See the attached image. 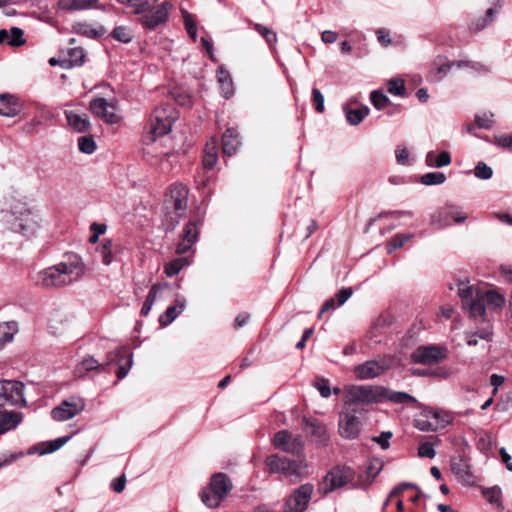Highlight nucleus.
Here are the masks:
<instances>
[{
	"mask_svg": "<svg viewBox=\"0 0 512 512\" xmlns=\"http://www.w3.org/2000/svg\"><path fill=\"white\" fill-rule=\"evenodd\" d=\"M84 274V265L77 255L47 267L36 274L35 282L44 288H59L78 281Z\"/></svg>",
	"mask_w": 512,
	"mask_h": 512,
	"instance_id": "1",
	"label": "nucleus"
},
{
	"mask_svg": "<svg viewBox=\"0 0 512 512\" xmlns=\"http://www.w3.org/2000/svg\"><path fill=\"white\" fill-rule=\"evenodd\" d=\"M39 213L26 203L16 202L0 212V224L14 233L25 237L34 235L41 227Z\"/></svg>",
	"mask_w": 512,
	"mask_h": 512,
	"instance_id": "2",
	"label": "nucleus"
},
{
	"mask_svg": "<svg viewBox=\"0 0 512 512\" xmlns=\"http://www.w3.org/2000/svg\"><path fill=\"white\" fill-rule=\"evenodd\" d=\"M106 359V363L100 364L95 358L90 356L86 357L78 365L77 373L82 375L89 371L104 372L106 371L107 365L115 362L118 365V370L116 372L117 378L123 379L128 375L133 365L132 353L125 347L110 352Z\"/></svg>",
	"mask_w": 512,
	"mask_h": 512,
	"instance_id": "3",
	"label": "nucleus"
},
{
	"mask_svg": "<svg viewBox=\"0 0 512 512\" xmlns=\"http://www.w3.org/2000/svg\"><path fill=\"white\" fill-rule=\"evenodd\" d=\"M189 190L183 184H173L170 186L165 195L164 212L166 221L168 222V229H173L179 222V219L185 215L187 210Z\"/></svg>",
	"mask_w": 512,
	"mask_h": 512,
	"instance_id": "4",
	"label": "nucleus"
},
{
	"mask_svg": "<svg viewBox=\"0 0 512 512\" xmlns=\"http://www.w3.org/2000/svg\"><path fill=\"white\" fill-rule=\"evenodd\" d=\"M357 481V473L355 470L346 465H337L333 467L324 477L319 492L327 495L336 489H340L350 484L352 489Z\"/></svg>",
	"mask_w": 512,
	"mask_h": 512,
	"instance_id": "5",
	"label": "nucleus"
},
{
	"mask_svg": "<svg viewBox=\"0 0 512 512\" xmlns=\"http://www.w3.org/2000/svg\"><path fill=\"white\" fill-rule=\"evenodd\" d=\"M232 483L225 473H216L211 477L209 486L201 492L202 502L209 508H216L232 490Z\"/></svg>",
	"mask_w": 512,
	"mask_h": 512,
	"instance_id": "6",
	"label": "nucleus"
},
{
	"mask_svg": "<svg viewBox=\"0 0 512 512\" xmlns=\"http://www.w3.org/2000/svg\"><path fill=\"white\" fill-rule=\"evenodd\" d=\"M385 388L373 385H351L345 389V405L373 404L383 401Z\"/></svg>",
	"mask_w": 512,
	"mask_h": 512,
	"instance_id": "7",
	"label": "nucleus"
},
{
	"mask_svg": "<svg viewBox=\"0 0 512 512\" xmlns=\"http://www.w3.org/2000/svg\"><path fill=\"white\" fill-rule=\"evenodd\" d=\"M457 286L458 295L470 315L474 318L483 317L485 315L483 291L478 287L470 285L469 281H459Z\"/></svg>",
	"mask_w": 512,
	"mask_h": 512,
	"instance_id": "8",
	"label": "nucleus"
},
{
	"mask_svg": "<svg viewBox=\"0 0 512 512\" xmlns=\"http://www.w3.org/2000/svg\"><path fill=\"white\" fill-rule=\"evenodd\" d=\"M120 4L133 8L135 14L141 15L140 22L147 29H155L160 24V5H155L157 0H116Z\"/></svg>",
	"mask_w": 512,
	"mask_h": 512,
	"instance_id": "9",
	"label": "nucleus"
},
{
	"mask_svg": "<svg viewBox=\"0 0 512 512\" xmlns=\"http://www.w3.org/2000/svg\"><path fill=\"white\" fill-rule=\"evenodd\" d=\"M23 389L24 384L20 381L5 380L0 382V410L5 406H26Z\"/></svg>",
	"mask_w": 512,
	"mask_h": 512,
	"instance_id": "10",
	"label": "nucleus"
},
{
	"mask_svg": "<svg viewBox=\"0 0 512 512\" xmlns=\"http://www.w3.org/2000/svg\"><path fill=\"white\" fill-rule=\"evenodd\" d=\"M448 357V349L439 345H422L417 347L411 354L414 363L423 365L438 364Z\"/></svg>",
	"mask_w": 512,
	"mask_h": 512,
	"instance_id": "11",
	"label": "nucleus"
},
{
	"mask_svg": "<svg viewBox=\"0 0 512 512\" xmlns=\"http://www.w3.org/2000/svg\"><path fill=\"white\" fill-rule=\"evenodd\" d=\"M85 408V401L79 396H71L63 400L51 411V417L55 421H67L80 414Z\"/></svg>",
	"mask_w": 512,
	"mask_h": 512,
	"instance_id": "12",
	"label": "nucleus"
},
{
	"mask_svg": "<svg viewBox=\"0 0 512 512\" xmlns=\"http://www.w3.org/2000/svg\"><path fill=\"white\" fill-rule=\"evenodd\" d=\"M392 365V358L382 357L368 360L354 368L356 377L360 380L373 379L388 370Z\"/></svg>",
	"mask_w": 512,
	"mask_h": 512,
	"instance_id": "13",
	"label": "nucleus"
},
{
	"mask_svg": "<svg viewBox=\"0 0 512 512\" xmlns=\"http://www.w3.org/2000/svg\"><path fill=\"white\" fill-rule=\"evenodd\" d=\"M313 491L312 484L306 483L301 485L286 500L284 512H304L308 507Z\"/></svg>",
	"mask_w": 512,
	"mask_h": 512,
	"instance_id": "14",
	"label": "nucleus"
},
{
	"mask_svg": "<svg viewBox=\"0 0 512 512\" xmlns=\"http://www.w3.org/2000/svg\"><path fill=\"white\" fill-rule=\"evenodd\" d=\"M273 445L284 452L300 454L304 443L301 436H294L287 430H281L274 435Z\"/></svg>",
	"mask_w": 512,
	"mask_h": 512,
	"instance_id": "15",
	"label": "nucleus"
},
{
	"mask_svg": "<svg viewBox=\"0 0 512 512\" xmlns=\"http://www.w3.org/2000/svg\"><path fill=\"white\" fill-rule=\"evenodd\" d=\"M90 111L107 124H117L121 117L115 113L116 104L108 102L105 98H96L90 102Z\"/></svg>",
	"mask_w": 512,
	"mask_h": 512,
	"instance_id": "16",
	"label": "nucleus"
},
{
	"mask_svg": "<svg viewBox=\"0 0 512 512\" xmlns=\"http://www.w3.org/2000/svg\"><path fill=\"white\" fill-rule=\"evenodd\" d=\"M451 471L457 480L468 486L475 485L476 480L471 471L470 464L463 457H453L450 461Z\"/></svg>",
	"mask_w": 512,
	"mask_h": 512,
	"instance_id": "17",
	"label": "nucleus"
},
{
	"mask_svg": "<svg viewBox=\"0 0 512 512\" xmlns=\"http://www.w3.org/2000/svg\"><path fill=\"white\" fill-rule=\"evenodd\" d=\"M383 466V461L378 458L369 460L365 471L357 474V481L354 483V487L366 490L381 472Z\"/></svg>",
	"mask_w": 512,
	"mask_h": 512,
	"instance_id": "18",
	"label": "nucleus"
},
{
	"mask_svg": "<svg viewBox=\"0 0 512 512\" xmlns=\"http://www.w3.org/2000/svg\"><path fill=\"white\" fill-rule=\"evenodd\" d=\"M339 433L346 439L357 438L360 433L359 418L350 413H342L339 419Z\"/></svg>",
	"mask_w": 512,
	"mask_h": 512,
	"instance_id": "19",
	"label": "nucleus"
},
{
	"mask_svg": "<svg viewBox=\"0 0 512 512\" xmlns=\"http://www.w3.org/2000/svg\"><path fill=\"white\" fill-rule=\"evenodd\" d=\"M199 235V228L195 222H189L183 230L182 239L177 244L176 252L178 254H184L188 252L194 243L196 242Z\"/></svg>",
	"mask_w": 512,
	"mask_h": 512,
	"instance_id": "20",
	"label": "nucleus"
},
{
	"mask_svg": "<svg viewBox=\"0 0 512 512\" xmlns=\"http://www.w3.org/2000/svg\"><path fill=\"white\" fill-rule=\"evenodd\" d=\"M449 423V419H443L442 422L432 421L428 413L421 414L415 419V428L423 432H435L444 428Z\"/></svg>",
	"mask_w": 512,
	"mask_h": 512,
	"instance_id": "21",
	"label": "nucleus"
},
{
	"mask_svg": "<svg viewBox=\"0 0 512 512\" xmlns=\"http://www.w3.org/2000/svg\"><path fill=\"white\" fill-rule=\"evenodd\" d=\"M240 145L239 134L233 128H228L222 136L223 153L232 156L237 152Z\"/></svg>",
	"mask_w": 512,
	"mask_h": 512,
	"instance_id": "22",
	"label": "nucleus"
},
{
	"mask_svg": "<svg viewBox=\"0 0 512 512\" xmlns=\"http://www.w3.org/2000/svg\"><path fill=\"white\" fill-rule=\"evenodd\" d=\"M160 137L141 136V151L146 160L156 159L159 154Z\"/></svg>",
	"mask_w": 512,
	"mask_h": 512,
	"instance_id": "23",
	"label": "nucleus"
},
{
	"mask_svg": "<svg viewBox=\"0 0 512 512\" xmlns=\"http://www.w3.org/2000/svg\"><path fill=\"white\" fill-rule=\"evenodd\" d=\"M20 112V105L12 95H0V115L5 117H14Z\"/></svg>",
	"mask_w": 512,
	"mask_h": 512,
	"instance_id": "24",
	"label": "nucleus"
},
{
	"mask_svg": "<svg viewBox=\"0 0 512 512\" xmlns=\"http://www.w3.org/2000/svg\"><path fill=\"white\" fill-rule=\"evenodd\" d=\"M22 420L18 412L0 410V434L14 429Z\"/></svg>",
	"mask_w": 512,
	"mask_h": 512,
	"instance_id": "25",
	"label": "nucleus"
},
{
	"mask_svg": "<svg viewBox=\"0 0 512 512\" xmlns=\"http://www.w3.org/2000/svg\"><path fill=\"white\" fill-rule=\"evenodd\" d=\"M99 0H59L58 7L62 10H87L96 8Z\"/></svg>",
	"mask_w": 512,
	"mask_h": 512,
	"instance_id": "26",
	"label": "nucleus"
},
{
	"mask_svg": "<svg viewBox=\"0 0 512 512\" xmlns=\"http://www.w3.org/2000/svg\"><path fill=\"white\" fill-rule=\"evenodd\" d=\"M218 161L217 154V140L215 138H211L210 141L207 142L204 154H203V166L207 170H211L214 168Z\"/></svg>",
	"mask_w": 512,
	"mask_h": 512,
	"instance_id": "27",
	"label": "nucleus"
},
{
	"mask_svg": "<svg viewBox=\"0 0 512 512\" xmlns=\"http://www.w3.org/2000/svg\"><path fill=\"white\" fill-rule=\"evenodd\" d=\"M65 117L69 126L76 132H86L90 128V121L87 117H82L73 111H65Z\"/></svg>",
	"mask_w": 512,
	"mask_h": 512,
	"instance_id": "28",
	"label": "nucleus"
},
{
	"mask_svg": "<svg viewBox=\"0 0 512 512\" xmlns=\"http://www.w3.org/2000/svg\"><path fill=\"white\" fill-rule=\"evenodd\" d=\"M425 163L429 167H445L451 163V156L447 151H442L438 155H436L433 151H430L426 155Z\"/></svg>",
	"mask_w": 512,
	"mask_h": 512,
	"instance_id": "29",
	"label": "nucleus"
},
{
	"mask_svg": "<svg viewBox=\"0 0 512 512\" xmlns=\"http://www.w3.org/2000/svg\"><path fill=\"white\" fill-rule=\"evenodd\" d=\"M142 136L160 137V114L155 109L144 125Z\"/></svg>",
	"mask_w": 512,
	"mask_h": 512,
	"instance_id": "30",
	"label": "nucleus"
},
{
	"mask_svg": "<svg viewBox=\"0 0 512 512\" xmlns=\"http://www.w3.org/2000/svg\"><path fill=\"white\" fill-rule=\"evenodd\" d=\"M17 331L18 324L16 321H9L0 325V350L13 340Z\"/></svg>",
	"mask_w": 512,
	"mask_h": 512,
	"instance_id": "31",
	"label": "nucleus"
},
{
	"mask_svg": "<svg viewBox=\"0 0 512 512\" xmlns=\"http://www.w3.org/2000/svg\"><path fill=\"white\" fill-rule=\"evenodd\" d=\"M73 31L79 35L95 39L101 37L105 33V29L103 27H99L98 29L94 28L92 25L88 23H76L73 25Z\"/></svg>",
	"mask_w": 512,
	"mask_h": 512,
	"instance_id": "32",
	"label": "nucleus"
},
{
	"mask_svg": "<svg viewBox=\"0 0 512 512\" xmlns=\"http://www.w3.org/2000/svg\"><path fill=\"white\" fill-rule=\"evenodd\" d=\"M385 399L396 404H415L417 402L412 395L406 392H397L386 388L385 393H383V400Z\"/></svg>",
	"mask_w": 512,
	"mask_h": 512,
	"instance_id": "33",
	"label": "nucleus"
},
{
	"mask_svg": "<svg viewBox=\"0 0 512 512\" xmlns=\"http://www.w3.org/2000/svg\"><path fill=\"white\" fill-rule=\"evenodd\" d=\"M68 58L63 61L66 68L81 66L85 60V53L81 47H71L68 49Z\"/></svg>",
	"mask_w": 512,
	"mask_h": 512,
	"instance_id": "34",
	"label": "nucleus"
},
{
	"mask_svg": "<svg viewBox=\"0 0 512 512\" xmlns=\"http://www.w3.org/2000/svg\"><path fill=\"white\" fill-rule=\"evenodd\" d=\"M217 77L221 84L224 97L229 98L233 94V82L230 73L223 67H220L218 69Z\"/></svg>",
	"mask_w": 512,
	"mask_h": 512,
	"instance_id": "35",
	"label": "nucleus"
},
{
	"mask_svg": "<svg viewBox=\"0 0 512 512\" xmlns=\"http://www.w3.org/2000/svg\"><path fill=\"white\" fill-rule=\"evenodd\" d=\"M346 119L350 125H358L369 114V108L362 106L357 109L344 108Z\"/></svg>",
	"mask_w": 512,
	"mask_h": 512,
	"instance_id": "36",
	"label": "nucleus"
},
{
	"mask_svg": "<svg viewBox=\"0 0 512 512\" xmlns=\"http://www.w3.org/2000/svg\"><path fill=\"white\" fill-rule=\"evenodd\" d=\"M69 439H70V436H63V437L57 438L53 441L41 443L39 448L37 449V452L40 455L55 452L58 449H60L64 444H66Z\"/></svg>",
	"mask_w": 512,
	"mask_h": 512,
	"instance_id": "37",
	"label": "nucleus"
},
{
	"mask_svg": "<svg viewBox=\"0 0 512 512\" xmlns=\"http://www.w3.org/2000/svg\"><path fill=\"white\" fill-rule=\"evenodd\" d=\"M188 264H189V262L186 257H178V258L170 261L165 266V273L167 276L172 277V276L178 274Z\"/></svg>",
	"mask_w": 512,
	"mask_h": 512,
	"instance_id": "38",
	"label": "nucleus"
},
{
	"mask_svg": "<svg viewBox=\"0 0 512 512\" xmlns=\"http://www.w3.org/2000/svg\"><path fill=\"white\" fill-rule=\"evenodd\" d=\"M504 298L492 290L483 291V304L486 308V305L495 308H499L503 305Z\"/></svg>",
	"mask_w": 512,
	"mask_h": 512,
	"instance_id": "39",
	"label": "nucleus"
},
{
	"mask_svg": "<svg viewBox=\"0 0 512 512\" xmlns=\"http://www.w3.org/2000/svg\"><path fill=\"white\" fill-rule=\"evenodd\" d=\"M184 308L185 303L182 300H177L176 304L168 307L165 311L166 321H162V326L168 325L174 321Z\"/></svg>",
	"mask_w": 512,
	"mask_h": 512,
	"instance_id": "40",
	"label": "nucleus"
},
{
	"mask_svg": "<svg viewBox=\"0 0 512 512\" xmlns=\"http://www.w3.org/2000/svg\"><path fill=\"white\" fill-rule=\"evenodd\" d=\"M287 458L280 457L279 455H271L267 457L266 464L270 473H282Z\"/></svg>",
	"mask_w": 512,
	"mask_h": 512,
	"instance_id": "41",
	"label": "nucleus"
},
{
	"mask_svg": "<svg viewBox=\"0 0 512 512\" xmlns=\"http://www.w3.org/2000/svg\"><path fill=\"white\" fill-rule=\"evenodd\" d=\"M420 181L426 186L440 185L446 181V176L442 172H429L422 175Z\"/></svg>",
	"mask_w": 512,
	"mask_h": 512,
	"instance_id": "42",
	"label": "nucleus"
},
{
	"mask_svg": "<svg viewBox=\"0 0 512 512\" xmlns=\"http://www.w3.org/2000/svg\"><path fill=\"white\" fill-rule=\"evenodd\" d=\"M112 37L122 43H129L133 38V32L126 26H117L112 31Z\"/></svg>",
	"mask_w": 512,
	"mask_h": 512,
	"instance_id": "43",
	"label": "nucleus"
},
{
	"mask_svg": "<svg viewBox=\"0 0 512 512\" xmlns=\"http://www.w3.org/2000/svg\"><path fill=\"white\" fill-rule=\"evenodd\" d=\"M307 428H310V433L325 441L327 439V433L325 428L317 420L304 419Z\"/></svg>",
	"mask_w": 512,
	"mask_h": 512,
	"instance_id": "44",
	"label": "nucleus"
},
{
	"mask_svg": "<svg viewBox=\"0 0 512 512\" xmlns=\"http://www.w3.org/2000/svg\"><path fill=\"white\" fill-rule=\"evenodd\" d=\"M494 114L483 112L475 116V125L480 129H490L494 125Z\"/></svg>",
	"mask_w": 512,
	"mask_h": 512,
	"instance_id": "45",
	"label": "nucleus"
},
{
	"mask_svg": "<svg viewBox=\"0 0 512 512\" xmlns=\"http://www.w3.org/2000/svg\"><path fill=\"white\" fill-rule=\"evenodd\" d=\"M412 238L410 234H397L387 245V252L392 253L395 250L403 247V245Z\"/></svg>",
	"mask_w": 512,
	"mask_h": 512,
	"instance_id": "46",
	"label": "nucleus"
},
{
	"mask_svg": "<svg viewBox=\"0 0 512 512\" xmlns=\"http://www.w3.org/2000/svg\"><path fill=\"white\" fill-rule=\"evenodd\" d=\"M158 289H159V284L155 283L152 286V288H151V290H150V292H149V294H148V296H147V298H146V300H145V302H144V304H143V306L141 308V315L142 316H147L148 313L150 312L151 307H152V305L154 304V302L156 300Z\"/></svg>",
	"mask_w": 512,
	"mask_h": 512,
	"instance_id": "47",
	"label": "nucleus"
},
{
	"mask_svg": "<svg viewBox=\"0 0 512 512\" xmlns=\"http://www.w3.org/2000/svg\"><path fill=\"white\" fill-rule=\"evenodd\" d=\"M370 99H371L373 106L377 110H381V109L385 108L390 102L388 96L386 94H384L382 91H378V90L373 91L371 93Z\"/></svg>",
	"mask_w": 512,
	"mask_h": 512,
	"instance_id": "48",
	"label": "nucleus"
},
{
	"mask_svg": "<svg viewBox=\"0 0 512 512\" xmlns=\"http://www.w3.org/2000/svg\"><path fill=\"white\" fill-rule=\"evenodd\" d=\"M78 147L82 153L92 154L96 150V142L91 136H82L78 139Z\"/></svg>",
	"mask_w": 512,
	"mask_h": 512,
	"instance_id": "49",
	"label": "nucleus"
},
{
	"mask_svg": "<svg viewBox=\"0 0 512 512\" xmlns=\"http://www.w3.org/2000/svg\"><path fill=\"white\" fill-rule=\"evenodd\" d=\"M112 246H113L112 241L105 239V240H103V243L99 249V253L101 254V257H102V262L105 265H110L113 261Z\"/></svg>",
	"mask_w": 512,
	"mask_h": 512,
	"instance_id": "50",
	"label": "nucleus"
},
{
	"mask_svg": "<svg viewBox=\"0 0 512 512\" xmlns=\"http://www.w3.org/2000/svg\"><path fill=\"white\" fill-rule=\"evenodd\" d=\"M388 92L396 96L405 95V84L402 79L392 78L388 81Z\"/></svg>",
	"mask_w": 512,
	"mask_h": 512,
	"instance_id": "51",
	"label": "nucleus"
},
{
	"mask_svg": "<svg viewBox=\"0 0 512 512\" xmlns=\"http://www.w3.org/2000/svg\"><path fill=\"white\" fill-rule=\"evenodd\" d=\"M253 27L260 35L265 38L269 45L276 43L277 35L273 30L259 23L254 24Z\"/></svg>",
	"mask_w": 512,
	"mask_h": 512,
	"instance_id": "52",
	"label": "nucleus"
},
{
	"mask_svg": "<svg viewBox=\"0 0 512 512\" xmlns=\"http://www.w3.org/2000/svg\"><path fill=\"white\" fill-rule=\"evenodd\" d=\"M183 19L187 33L195 41L197 37L196 20L194 19L193 15L188 12L183 13Z\"/></svg>",
	"mask_w": 512,
	"mask_h": 512,
	"instance_id": "53",
	"label": "nucleus"
},
{
	"mask_svg": "<svg viewBox=\"0 0 512 512\" xmlns=\"http://www.w3.org/2000/svg\"><path fill=\"white\" fill-rule=\"evenodd\" d=\"M474 175L478 179L488 180L493 175V170L484 162H478L474 168Z\"/></svg>",
	"mask_w": 512,
	"mask_h": 512,
	"instance_id": "54",
	"label": "nucleus"
},
{
	"mask_svg": "<svg viewBox=\"0 0 512 512\" xmlns=\"http://www.w3.org/2000/svg\"><path fill=\"white\" fill-rule=\"evenodd\" d=\"M23 30L18 27H12L8 38V43L11 46H20L25 43L23 38Z\"/></svg>",
	"mask_w": 512,
	"mask_h": 512,
	"instance_id": "55",
	"label": "nucleus"
},
{
	"mask_svg": "<svg viewBox=\"0 0 512 512\" xmlns=\"http://www.w3.org/2000/svg\"><path fill=\"white\" fill-rule=\"evenodd\" d=\"M418 456L421 458H429L432 459L436 455V451L434 448V444L430 442H425L419 445L418 447Z\"/></svg>",
	"mask_w": 512,
	"mask_h": 512,
	"instance_id": "56",
	"label": "nucleus"
},
{
	"mask_svg": "<svg viewBox=\"0 0 512 512\" xmlns=\"http://www.w3.org/2000/svg\"><path fill=\"white\" fill-rule=\"evenodd\" d=\"M301 463L287 459L282 474L287 476H299Z\"/></svg>",
	"mask_w": 512,
	"mask_h": 512,
	"instance_id": "57",
	"label": "nucleus"
},
{
	"mask_svg": "<svg viewBox=\"0 0 512 512\" xmlns=\"http://www.w3.org/2000/svg\"><path fill=\"white\" fill-rule=\"evenodd\" d=\"M57 320H59L63 324L67 322V317L60 310H54L51 313V316L49 318V329H51L53 333H56V330L58 329L57 325L54 324V322H56Z\"/></svg>",
	"mask_w": 512,
	"mask_h": 512,
	"instance_id": "58",
	"label": "nucleus"
},
{
	"mask_svg": "<svg viewBox=\"0 0 512 512\" xmlns=\"http://www.w3.org/2000/svg\"><path fill=\"white\" fill-rule=\"evenodd\" d=\"M169 93L171 97L182 106H186L191 103L190 95L186 91L172 90Z\"/></svg>",
	"mask_w": 512,
	"mask_h": 512,
	"instance_id": "59",
	"label": "nucleus"
},
{
	"mask_svg": "<svg viewBox=\"0 0 512 512\" xmlns=\"http://www.w3.org/2000/svg\"><path fill=\"white\" fill-rule=\"evenodd\" d=\"M393 434L391 431H384L379 436H375L372 440L378 443L383 450H387L390 447L389 440L392 438Z\"/></svg>",
	"mask_w": 512,
	"mask_h": 512,
	"instance_id": "60",
	"label": "nucleus"
},
{
	"mask_svg": "<svg viewBox=\"0 0 512 512\" xmlns=\"http://www.w3.org/2000/svg\"><path fill=\"white\" fill-rule=\"evenodd\" d=\"M312 101L317 112L322 113L324 111V96L321 91L317 88L312 89Z\"/></svg>",
	"mask_w": 512,
	"mask_h": 512,
	"instance_id": "61",
	"label": "nucleus"
},
{
	"mask_svg": "<svg viewBox=\"0 0 512 512\" xmlns=\"http://www.w3.org/2000/svg\"><path fill=\"white\" fill-rule=\"evenodd\" d=\"M495 144L501 148L512 149V135L500 134L495 136Z\"/></svg>",
	"mask_w": 512,
	"mask_h": 512,
	"instance_id": "62",
	"label": "nucleus"
},
{
	"mask_svg": "<svg viewBox=\"0 0 512 512\" xmlns=\"http://www.w3.org/2000/svg\"><path fill=\"white\" fill-rule=\"evenodd\" d=\"M315 387L323 398H328L331 395V389L328 380L321 379L317 381Z\"/></svg>",
	"mask_w": 512,
	"mask_h": 512,
	"instance_id": "63",
	"label": "nucleus"
},
{
	"mask_svg": "<svg viewBox=\"0 0 512 512\" xmlns=\"http://www.w3.org/2000/svg\"><path fill=\"white\" fill-rule=\"evenodd\" d=\"M126 477L124 474L115 478L111 482V487L116 493H121L125 489Z\"/></svg>",
	"mask_w": 512,
	"mask_h": 512,
	"instance_id": "64",
	"label": "nucleus"
}]
</instances>
